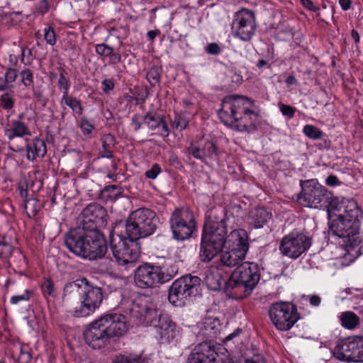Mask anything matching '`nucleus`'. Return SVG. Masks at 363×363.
<instances>
[{
  "mask_svg": "<svg viewBox=\"0 0 363 363\" xmlns=\"http://www.w3.org/2000/svg\"><path fill=\"white\" fill-rule=\"evenodd\" d=\"M298 200L304 206L313 208H326L329 219V236L340 238V209L338 197L334 196L316 179L307 180L301 185Z\"/></svg>",
  "mask_w": 363,
  "mask_h": 363,
  "instance_id": "nucleus-1",
  "label": "nucleus"
},
{
  "mask_svg": "<svg viewBox=\"0 0 363 363\" xmlns=\"http://www.w3.org/2000/svg\"><path fill=\"white\" fill-rule=\"evenodd\" d=\"M218 116L226 126L240 132H251L256 129L258 112L252 99L231 95L223 99Z\"/></svg>",
  "mask_w": 363,
  "mask_h": 363,
  "instance_id": "nucleus-2",
  "label": "nucleus"
},
{
  "mask_svg": "<svg viewBox=\"0 0 363 363\" xmlns=\"http://www.w3.org/2000/svg\"><path fill=\"white\" fill-rule=\"evenodd\" d=\"M342 267H347L361 255L359 231L362 213L353 199H342Z\"/></svg>",
  "mask_w": 363,
  "mask_h": 363,
  "instance_id": "nucleus-3",
  "label": "nucleus"
},
{
  "mask_svg": "<svg viewBox=\"0 0 363 363\" xmlns=\"http://www.w3.org/2000/svg\"><path fill=\"white\" fill-rule=\"evenodd\" d=\"M126 311L143 324L154 323L162 342H172L179 335L175 323L167 315L159 314L155 304L145 296H137L129 303Z\"/></svg>",
  "mask_w": 363,
  "mask_h": 363,
  "instance_id": "nucleus-4",
  "label": "nucleus"
},
{
  "mask_svg": "<svg viewBox=\"0 0 363 363\" xmlns=\"http://www.w3.org/2000/svg\"><path fill=\"white\" fill-rule=\"evenodd\" d=\"M65 243L70 252L90 260L101 258L107 251L106 240L98 230H71L65 236Z\"/></svg>",
  "mask_w": 363,
  "mask_h": 363,
  "instance_id": "nucleus-5",
  "label": "nucleus"
},
{
  "mask_svg": "<svg viewBox=\"0 0 363 363\" xmlns=\"http://www.w3.org/2000/svg\"><path fill=\"white\" fill-rule=\"evenodd\" d=\"M258 265L250 262L240 264L226 281V291L229 297L243 298L250 294L259 280Z\"/></svg>",
  "mask_w": 363,
  "mask_h": 363,
  "instance_id": "nucleus-6",
  "label": "nucleus"
},
{
  "mask_svg": "<svg viewBox=\"0 0 363 363\" xmlns=\"http://www.w3.org/2000/svg\"><path fill=\"white\" fill-rule=\"evenodd\" d=\"M224 247L226 250L220 252L218 266L232 268L239 265L249 250L247 232L243 229L233 230L227 235Z\"/></svg>",
  "mask_w": 363,
  "mask_h": 363,
  "instance_id": "nucleus-7",
  "label": "nucleus"
},
{
  "mask_svg": "<svg viewBox=\"0 0 363 363\" xmlns=\"http://www.w3.org/2000/svg\"><path fill=\"white\" fill-rule=\"evenodd\" d=\"M227 238V227L224 219L220 222L206 225L200 245L199 257L203 262H209L225 245Z\"/></svg>",
  "mask_w": 363,
  "mask_h": 363,
  "instance_id": "nucleus-8",
  "label": "nucleus"
},
{
  "mask_svg": "<svg viewBox=\"0 0 363 363\" xmlns=\"http://www.w3.org/2000/svg\"><path fill=\"white\" fill-rule=\"evenodd\" d=\"M156 213L146 208H138L130 213L125 223V233L136 239L147 238L152 235L157 228Z\"/></svg>",
  "mask_w": 363,
  "mask_h": 363,
  "instance_id": "nucleus-9",
  "label": "nucleus"
},
{
  "mask_svg": "<svg viewBox=\"0 0 363 363\" xmlns=\"http://www.w3.org/2000/svg\"><path fill=\"white\" fill-rule=\"evenodd\" d=\"M136 239L123 235H112L111 236V250L117 264L128 271L135 267L138 257Z\"/></svg>",
  "mask_w": 363,
  "mask_h": 363,
  "instance_id": "nucleus-10",
  "label": "nucleus"
},
{
  "mask_svg": "<svg viewBox=\"0 0 363 363\" xmlns=\"http://www.w3.org/2000/svg\"><path fill=\"white\" fill-rule=\"evenodd\" d=\"M177 268L174 267L171 272L165 274L160 266L145 263L135 270L134 281L141 289L153 288L169 281L177 274Z\"/></svg>",
  "mask_w": 363,
  "mask_h": 363,
  "instance_id": "nucleus-11",
  "label": "nucleus"
},
{
  "mask_svg": "<svg viewBox=\"0 0 363 363\" xmlns=\"http://www.w3.org/2000/svg\"><path fill=\"white\" fill-rule=\"evenodd\" d=\"M188 363H237L233 361L228 351L221 345H211L203 342L190 354Z\"/></svg>",
  "mask_w": 363,
  "mask_h": 363,
  "instance_id": "nucleus-12",
  "label": "nucleus"
},
{
  "mask_svg": "<svg viewBox=\"0 0 363 363\" xmlns=\"http://www.w3.org/2000/svg\"><path fill=\"white\" fill-rule=\"evenodd\" d=\"M169 223L173 238L177 240L189 238L196 229L194 215L186 207L176 208L172 213Z\"/></svg>",
  "mask_w": 363,
  "mask_h": 363,
  "instance_id": "nucleus-13",
  "label": "nucleus"
},
{
  "mask_svg": "<svg viewBox=\"0 0 363 363\" xmlns=\"http://www.w3.org/2000/svg\"><path fill=\"white\" fill-rule=\"evenodd\" d=\"M201 279L196 276L186 275L176 279L169 290L168 298L175 306L184 305L185 301L195 294Z\"/></svg>",
  "mask_w": 363,
  "mask_h": 363,
  "instance_id": "nucleus-14",
  "label": "nucleus"
},
{
  "mask_svg": "<svg viewBox=\"0 0 363 363\" xmlns=\"http://www.w3.org/2000/svg\"><path fill=\"white\" fill-rule=\"evenodd\" d=\"M257 23L255 13L247 9L236 12L231 23V33L235 38L249 42L255 35Z\"/></svg>",
  "mask_w": 363,
  "mask_h": 363,
  "instance_id": "nucleus-15",
  "label": "nucleus"
},
{
  "mask_svg": "<svg viewBox=\"0 0 363 363\" xmlns=\"http://www.w3.org/2000/svg\"><path fill=\"white\" fill-rule=\"evenodd\" d=\"M269 314L274 325L282 331L290 330L299 318L295 306L288 302L273 304L269 308Z\"/></svg>",
  "mask_w": 363,
  "mask_h": 363,
  "instance_id": "nucleus-16",
  "label": "nucleus"
},
{
  "mask_svg": "<svg viewBox=\"0 0 363 363\" xmlns=\"http://www.w3.org/2000/svg\"><path fill=\"white\" fill-rule=\"evenodd\" d=\"M311 245V241L308 236L300 230H294L283 237L279 250L281 254L289 258L297 259L306 252Z\"/></svg>",
  "mask_w": 363,
  "mask_h": 363,
  "instance_id": "nucleus-17",
  "label": "nucleus"
},
{
  "mask_svg": "<svg viewBox=\"0 0 363 363\" xmlns=\"http://www.w3.org/2000/svg\"><path fill=\"white\" fill-rule=\"evenodd\" d=\"M103 300L102 289L98 286L86 285L82 289L81 304L75 308L74 315L77 317L88 316L99 308Z\"/></svg>",
  "mask_w": 363,
  "mask_h": 363,
  "instance_id": "nucleus-18",
  "label": "nucleus"
},
{
  "mask_svg": "<svg viewBox=\"0 0 363 363\" xmlns=\"http://www.w3.org/2000/svg\"><path fill=\"white\" fill-rule=\"evenodd\" d=\"M106 209L98 203H90L83 209L79 216L81 230H96L98 227L106 225Z\"/></svg>",
  "mask_w": 363,
  "mask_h": 363,
  "instance_id": "nucleus-19",
  "label": "nucleus"
},
{
  "mask_svg": "<svg viewBox=\"0 0 363 363\" xmlns=\"http://www.w3.org/2000/svg\"><path fill=\"white\" fill-rule=\"evenodd\" d=\"M86 344L94 350H99L110 342V337L101 317L92 321L84 333Z\"/></svg>",
  "mask_w": 363,
  "mask_h": 363,
  "instance_id": "nucleus-20",
  "label": "nucleus"
},
{
  "mask_svg": "<svg viewBox=\"0 0 363 363\" xmlns=\"http://www.w3.org/2000/svg\"><path fill=\"white\" fill-rule=\"evenodd\" d=\"M342 361L363 362V337L352 336L342 340Z\"/></svg>",
  "mask_w": 363,
  "mask_h": 363,
  "instance_id": "nucleus-21",
  "label": "nucleus"
},
{
  "mask_svg": "<svg viewBox=\"0 0 363 363\" xmlns=\"http://www.w3.org/2000/svg\"><path fill=\"white\" fill-rule=\"evenodd\" d=\"M108 335L111 338L120 337L128 330V324L125 315L119 313H106L100 316Z\"/></svg>",
  "mask_w": 363,
  "mask_h": 363,
  "instance_id": "nucleus-22",
  "label": "nucleus"
},
{
  "mask_svg": "<svg viewBox=\"0 0 363 363\" xmlns=\"http://www.w3.org/2000/svg\"><path fill=\"white\" fill-rule=\"evenodd\" d=\"M23 115H20L18 119L9 121L4 128L5 136L12 140L16 138H23L30 135V131L28 125L22 121Z\"/></svg>",
  "mask_w": 363,
  "mask_h": 363,
  "instance_id": "nucleus-23",
  "label": "nucleus"
},
{
  "mask_svg": "<svg viewBox=\"0 0 363 363\" xmlns=\"http://www.w3.org/2000/svg\"><path fill=\"white\" fill-rule=\"evenodd\" d=\"M223 269L220 266L212 265L206 272L205 281L207 287L212 291H218L226 282L223 278Z\"/></svg>",
  "mask_w": 363,
  "mask_h": 363,
  "instance_id": "nucleus-24",
  "label": "nucleus"
},
{
  "mask_svg": "<svg viewBox=\"0 0 363 363\" xmlns=\"http://www.w3.org/2000/svg\"><path fill=\"white\" fill-rule=\"evenodd\" d=\"M272 218V213L264 208H257L250 211L247 222L254 228H262Z\"/></svg>",
  "mask_w": 363,
  "mask_h": 363,
  "instance_id": "nucleus-25",
  "label": "nucleus"
},
{
  "mask_svg": "<svg viewBox=\"0 0 363 363\" xmlns=\"http://www.w3.org/2000/svg\"><path fill=\"white\" fill-rule=\"evenodd\" d=\"M190 153L198 160H204L206 158H213L217 155V148L211 141H205L202 146H191L189 149Z\"/></svg>",
  "mask_w": 363,
  "mask_h": 363,
  "instance_id": "nucleus-26",
  "label": "nucleus"
},
{
  "mask_svg": "<svg viewBox=\"0 0 363 363\" xmlns=\"http://www.w3.org/2000/svg\"><path fill=\"white\" fill-rule=\"evenodd\" d=\"M220 321L216 318L206 317L198 323L199 333L206 337H216L220 328Z\"/></svg>",
  "mask_w": 363,
  "mask_h": 363,
  "instance_id": "nucleus-27",
  "label": "nucleus"
},
{
  "mask_svg": "<svg viewBox=\"0 0 363 363\" xmlns=\"http://www.w3.org/2000/svg\"><path fill=\"white\" fill-rule=\"evenodd\" d=\"M27 158L33 161L37 157H43L46 152V144L43 139L35 138L26 145Z\"/></svg>",
  "mask_w": 363,
  "mask_h": 363,
  "instance_id": "nucleus-28",
  "label": "nucleus"
},
{
  "mask_svg": "<svg viewBox=\"0 0 363 363\" xmlns=\"http://www.w3.org/2000/svg\"><path fill=\"white\" fill-rule=\"evenodd\" d=\"M95 52L103 59L108 57V64L111 65H117L121 61V55L108 44L103 43L95 45Z\"/></svg>",
  "mask_w": 363,
  "mask_h": 363,
  "instance_id": "nucleus-29",
  "label": "nucleus"
},
{
  "mask_svg": "<svg viewBox=\"0 0 363 363\" xmlns=\"http://www.w3.org/2000/svg\"><path fill=\"white\" fill-rule=\"evenodd\" d=\"M60 104L68 106L74 115L81 116L82 114L83 108L80 100L69 94L62 96Z\"/></svg>",
  "mask_w": 363,
  "mask_h": 363,
  "instance_id": "nucleus-30",
  "label": "nucleus"
},
{
  "mask_svg": "<svg viewBox=\"0 0 363 363\" xmlns=\"http://www.w3.org/2000/svg\"><path fill=\"white\" fill-rule=\"evenodd\" d=\"M360 323L359 317L352 311L342 313V327L353 330L357 328Z\"/></svg>",
  "mask_w": 363,
  "mask_h": 363,
  "instance_id": "nucleus-31",
  "label": "nucleus"
},
{
  "mask_svg": "<svg viewBox=\"0 0 363 363\" xmlns=\"http://www.w3.org/2000/svg\"><path fill=\"white\" fill-rule=\"evenodd\" d=\"M114 363H149L147 358L138 354H119L116 357Z\"/></svg>",
  "mask_w": 363,
  "mask_h": 363,
  "instance_id": "nucleus-32",
  "label": "nucleus"
},
{
  "mask_svg": "<svg viewBox=\"0 0 363 363\" xmlns=\"http://www.w3.org/2000/svg\"><path fill=\"white\" fill-rule=\"evenodd\" d=\"M41 207L42 205L40 202L35 198H30L25 200L24 208L29 218L34 217L40 211Z\"/></svg>",
  "mask_w": 363,
  "mask_h": 363,
  "instance_id": "nucleus-33",
  "label": "nucleus"
},
{
  "mask_svg": "<svg viewBox=\"0 0 363 363\" xmlns=\"http://www.w3.org/2000/svg\"><path fill=\"white\" fill-rule=\"evenodd\" d=\"M19 75L18 71L13 67H8L5 72L4 76L0 77V82H3L7 89L13 86V84L16 81Z\"/></svg>",
  "mask_w": 363,
  "mask_h": 363,
  "instance_id": "nucleus-34",
  "label": "nucleus"
},
{
  "mask_svg": "<svg viewBox=\"0 0 363 363\" xmlns=\"http://www.w3.org/2000/svg\"><path fill=\"white\" fill-rule=\"evenodd\" d=\"M303 133L312 140L320 139L324 135L323 131L313 125H306L303 128Z\"/></svg>",
  "mask_w": 363,
  "mask_h": 363,
  "instance_id": "nucleus-35",
  "label": "nucleus"
},
{
  "mask_svg": "<svg viewBox=\"0 0 363 363\" xmlns=\"http://www.w3.org/2000/svg\"><path fill=\"white\" fill-rule=\"evenodd\" d=\"M143 122L148 126L150 129L155 130L157 128L160 126V123L162 122V118L159 116H155L151 113H147L144 116Z\"/></svg>",
  "mask_w": 363,
  "mask_h": 363,
  "instance_id": "nucleus-36",
  "label": "nucleus"
},
{
  "mask_svg": "<svg viewBox=\"0 0 363 363\" xmlns=\"http://www.w3.org/2000/svg\"><path fill=\"white\" fill-rule=\"evenodd\" d=\"M19 76L21 79L20 84L25 85V86H34L33 74L30 69H23L19 72Z\"/></svg>",
  "mask_w": 363,
  "mask_h": 363,
  "instance_id": "nucleus-37",
  "label": "nucleus"
},
{
  "mask_svg": "<svg viewBox=\"0 0 363 363\" xmlns=\"http://www.w3.org/2000/svg\"><path fill=\"white\" fill-rule=\"evenodd\" d=\"M43 37L46 43L54 46L57 43V34L52 26H47L43 29Z\"/></svg>",
  "mask_w": 363,
  "mask_h": 363,
  "instance_id": "nucleus-38",
  "label": "nucleus"
},
{
  "mask_svg": "<svg viewBox=\"0 0 363 363\" xmlns=\"http://www.w3.org/2000/svg\"><path fill=\"white\" fill-rule=\"evenodd\" d=\"M35 13L44 15L49 11L50 5L48 0H36L34 5Z\"/></svg>",
  "mask_w": 363,
  "mask_h": 363,
  "instance_id": "nucleus-39",
  "label": "nucleus"
},
{
  "mask_svg": "<svg viewBox=\"0 0 363 363\" xmlns=\"http://www.w3.org/2000/svg\"><path fill=\"white\" fill-rule=\"evenodd\" d=\"M79 126L84 135H90L94 129V126L92 123L85 117H83L79 120Z\"/></svg>",
  "mask_w": 363,
  "mask_h": 363,
  "instance_id": "nucleus-40",
  "label": "nucleus"
},
{
  "mask_svg": "<svg viewBox=\"0 0 363 363\" xmlns=\"http://www.w3.org/2000/svg\"><path fill=\"white\" fill-rule=\"evenodd\" d=\"M58 87L62 90V95L69 94V89L70 87L69 80L65 76L64 71L61 72L59 75L57 82Z\"/></svg>",
  "mask_w": 363,
  "mask_h": 363,
  "instance_id": "nucleus-41",
  "label": "nucleus"
},
{
  "mask_svg": "<svg viewBox=\"0 0 363 363\" xmlns=\"http://www.w3.org/2000/svg\"><path fill=\"white\" fill-rule=\"evenodd\" d=\"M32 86H25V85L18 84L16 89V95L21 99H30Z\"/></svg>",
  "mask_w": 363,
  "mask_h": 363,
  "instance_id": "nucleus-42",
  "label": "nucleus"
},
{
  "mask_svg": "<svg viewBox=\"0 0 363 363\" xmlns=\"http://www.w3.org/2000/svg\"><path fill=\"white\" fill-rule=\"evenodd\" d=\"M0 101L1 106L5 110L9 111L13 108L14 99L9 93L4 94L0 98Z\"/></svg>",
  "mask_w": 363,
  "mask_h": 363,
  "instance_id": "nucleus-43",
  "label": "nucleus"
},
{
  "mask_svg": "<svg viewBox=\"0 0 363 363\" xmlns=\"http://www.w3.org/2000/svg\"><path fill=\"white\" fill-rule=\"evenodd\" d=\"M187 125L188 121L184 116L180 114L175 115L172 123L173 128L182 130L185 129Z\"/></svg>",
  "mask_w": 363,
  "mask_h": 363,
  "instance_id": "nucleus-44",
  "label": "nucleus"
},
{
  "mask_svg": "<svg viewBox=\"0 0 363 363\" xmlns=\"http://www.w3.org/2000/svg\"><path fill=\"white\" fill-rule=\"evenodd\" d=\"M42 291L45 296H55L53 283L50 279H45L42 283Z\"/></svg>",
  "mask_w": 363,
  "mask_h": 363,
  "instance_id": "nucleus-45",
  "label": "nucleus"
},
{
  "mask_svg": "<svg viewBox=\"0 0 363 363\" xmlns=\"http://www.w3.org/2000/svg\"><path fill=\"white\" fill-rule=\"evenodd\" d=\"M31 294L32 292L30 290L26 289L22 294L13 296L10 299V302L11 304L16 305L20 302L28 301Z\"/></svg>",
  "mask_w": 363,
  "mask_h": 363,
  "instance_id": "nucleus-46",
  "label": "nucleus"
},
{
  "mask_svg": "<svg viewBox=\"0 0 363 363\" xmlns=\"http://www.w3.org/2000/svg\"><path fill=\"white\" fill-rule=\"evenodd\" d=\"M160 78V74L157 68H151L147 73V79L152 86L159 83Z\"/></svg>",
  "mask_w": 363,
  "mask_h": 363,
  "instance_id": "nucleus-47",
  "label": "nucleus"
},
{
  "mask_svg": "<svg viewBox=\"0 0 363 363\" xmlns=\"http://www.w3.org/2000/svg\"><path fill=\"white\" fill-rule=\"evenodd\" d=\"M278 106L283 116L288 117L289 119L294 116L296 112L294 107L282 103L279 104Z\"/></svg>",
  "mask_w": 363,
  "mask_h": 363,
  "instance_id": "nucleus-48",
  "label": "nucleus"
},
{
  "mask_svg": "<svg viewBox=\"0 0 363 363\" xmlns=\"http://www.w3.org/2000/svg\"><path fill=\"white\" fill-rule=\"evenodd\" d=\"M13 252V247L12 246L4 241L0 242V257L2 258H7L9 257Z\"/></svg>",
  "mask_w": 363,
  "mask_h": 363,
  "instance_id": "nucleus-49",
  "label": "nucleus"
},
{
  "mask_svg": "<svg viewBox=\"0 0 363 363\" xmlns=\"http://www.w3.org/2000/svg\"><path fill=\"white\" fill-rule=\"evenodd\" d=\"M21 62L24 65H29L33 61V54L30 49L23 47L21 48Z\"/></svg>",
  "mask_w": 363,
  "mask_h": 363,
  "instance_id": "nucleus-50",
  "label": "nucleus"
},
{
  "mask_svg": "<svg viewBox=\"0 0 363 363\" xmlns=\"http://www.w3.org/2000/svg\"><path fill=\"white\" fill-rule=\"evenodd\" d=\"M161 167L157 164H154L151 168L145 172V176L148 179H155L161 173Z\"/></svg>",
  "mask_w": 363,
  "mask_h": 363,
  "instance_id": "nucleus-51",
  "label": "nucleus"
},
{
  "mask_svg": "<svg viewBox=\"0 0 363 363\" xmlns=\"http://www.w3.org/2000/svg\"><path fill=\"white\" fill-rule=\"evenodd\" d=\"M114 86V82L111 79H105L101 82V89L106 94H109Z\"/></svg>",
  "mask_w": 363,
  "mask_h": 363,
  "instance_id": "nucleus-52",
  "label": "nucleus"
},
{
  "mask_svg": "<svg viewBox=\"0 0 363 363\" xmlns=\"http://www.w3.org/2000/svg\"><path fill=\"white\" fill-rule=\"evenodd\" d=\"M206 51L210 55H217L220 52L221 49L218 44L212 43L207 45Z\"/></svg>",
  "mask_w": 363,
  "mask_h": 363,
  "instance_id": "nucleus-53",
  "label": "nucleus"
},
{
  "mask_svg": "<svg viewBox=\"0 0 363 363\" xmlns=\"http://www.w3.org/2000/svg\"><path fill=\"white\" fill-rule=\"evenodd\" d=\"M144 117L140 115H134L131 119V125L135 131H138L142 126Z\"/></svg>",
  "mask_w": 363,
  "mask_h": 363,
  "instance_id": "nucleus-54",
  "label": "nucleus"
},
{
  "mask_svg": "<svg viewBox=\"0 0 363 363\" xmlns=\"http://www.w3.org/2000/svg\"><path fill=\"white\" fill-rule=\"evenodd\" d=\"M243 363H266V362L262 355L254 354L251 357L245 358Z\"/></svg>",
  "mask_w": 363,
  "mask_h": 363,
  "instance_id": "nucleus-55",
  "label": "nucleus"
},
{
  "mask_svg": "<svg viewBox=\"0 0 363 363\" xmlns=\"http://www.w3.org/2000/svg\"><path fill=\"white\" fill-rule=\"evenodd\" d=\"M79 284L75 281L67 283L65 288V294L71 293L74 291H78L79 289Z\"/></svg>",
  "mask_w": 363,
  "mask_h": 363,
  "instance_id": "nucleus-56",
  "label": "nucleus"
},
{
  "mask_svg": "<svg viewBox=\"0 0 363 363\" xmlns=\"http://www.w3.org/2000/svg\"><path fill=\"white\" fill-rule=\"evenodd\" d=\"M307 299L312 306H318L321 302V298L318 295H309L307 296Z\"/></svg>",
  "mask_w": 363,
  "mask_h": 363,
  "instance_id": "nucleus-57",
  "label": "nucleus"
},
{
  "mask_svg": "<svg viewBox=\"0 0 363 363\" xmlns=\"http://www.w3.org/2000/svg\"><path fill=\"white\" fill-rule=\"evenodd\" d=\"M325 184L329 186H337L339 185V179L336 176L330 175L327 177Z\"/></svg>",
  "mask_w": 363,
  "mask_h": 363,
  "instance_id": "nucleus-58",
  "label": "nucleus"
},
{
  "mask_svg": "<svg viewBox=\"0 0 363 363\" xmlns=\"http://www.w3.org/2000/svg\"><path fill=\"white\" fill-rule=\"evenodd\" d=\"M302 5L312 11H316L318 7L311 0H301Z\"/></svg>",
  "mask_w": 363,
  "mask_h": 363,
  "instance_id": "nucleus-59",
  "label": "nucleus"
},
{
  "mask_svg": "<svg viewBox=\"0 0 363 363\" xmlns=\"http://www.w3.org/2000/svg\"><path fill=\"white\" fill-rule=\"evenodd\" d=\"M9 63L8 64L9 67H13L18 62V57L13 54H9L8 56Z\"/></svg>",
  "mask_w": 363,
  "mask_h": 363,
  "instance_id": "nucleus-60",
  "label": "nucleus"
},
{
  "mask_svg": "<svg viewBox=\"0 0 363 363\" xmlns=\"http://www.w3.org/2000/svg\"><path fill=\"white\" fill-rule=\"evenodd\" d=\"M285 82L288 86H290L291 85H296L298 83L296 78L293 75L289 76Z\"/></svg>",
  "mask_w": 363,
  "mask_h": 363,
  "instance_id": "nucleus-61",
  "label": "nucleus"
},
{
  "mask_svg": "<svg viewBox=\"0 0 363 363\" xmlns=\"http://www.w3.org/2000/svg\"><path fill=\"white\" fill-rule=\"evenodd\" d=\"M242 330L239 328L236 329L234 332H233L232 333L229 334L226 337H225V340L226 341H230V340H232L234 337L238 336L240 333H241Z\"/></svg>",
  "mask_w": 363,
  "mask_h": 363,
  "instance_id": "nucleus-62",
  "label": "nucleus"
},
{
  "mask_svg": "<svg viewBox=\"0 0 363 363\" xmlns=\"http://www.w3.org/2000/svg\"><path fill=\"white\" fill-rule=\"evenodd\" d=\"M162 134L164 136H168L169 134V128L167 123L162 120V122L160 123Z\"/></svg>",
  "mask_w": 363,
  "mask_h": 363,
  "instance_id": "nucleus-63",
  "label": "nucleus"
},
{
  "mask_svg": "<svg viewBox=\"0 0 363 363\" xmlns=\"http://www.w3.org/2000/svg\"><path fill=\"white\" fill-rule=\"evenodd\" d=\"M352 0H342V10L347 11L351 8Z\"/></svg>",
  "mask_w": 363,
  "mask_h": 363,
  "instance_id": "nucleus-64",
  "label": "nucleus"
}]
</instances>
